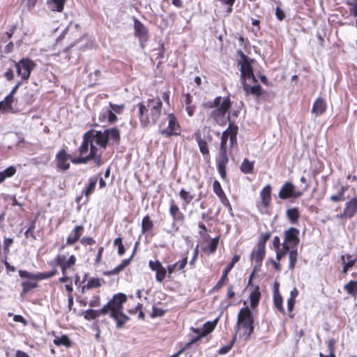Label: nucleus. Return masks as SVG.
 Segmentation results:
<instances>
[{"label":"nucleus","instance_id":"nucleus-1","mask_svg":"<svg viewBox=\"0 0 357 357\" xmlns=\"http://www.w3.org/2000/svg\"><path fill=\"white\" fill-rule=\"evenodd\" d=\"M162 102L159 97L149 98L138 104L139 117L143 127L155 124L162 112Z\"/></svg>","mask_w":357,"mask_h":357},{"label":"nucleus","instance_id":"nucleus-2","mask_svg":"<svg viewBox=\"0 0 357 357\" xmlns=\"http://www.w3.org/2000/svg\"><path fill=\"white\" fill-rule=\"evenodd\" d=\"M126 301L125 294L119 293L115 294L113 298L101 308L102 312L109 314V317L116 321V327L121 328L129 319L123 310V304Z\"/></svg>","mask_w":357,"mask_h":357},{"label":"nucleus","instance_id":"nucleus-3","mask_svg":"<svg viewBox=\"0 0 357 357\" xmlns=\"http://www.w3.org/2000/svg\"><path fill=\"white\" fill-rule=\"evenodd\" d=\"M271 233L267 231L261 233L259 237L258 242L256 248H255L250 254V261L252 263H255V267L253 268V275L257 271H259L262 265V262L266 255V242L270 239Z\"/></svg>","mask_w":357,"mask_h":357},{"label":"nucleus","instance_id":"nucleus-4","mask_svg":"<svg viewBox=\"0 0 357 357\" xmlns=\"http://www.w3.org/2000/svg\"><path fill=\"white\" fill-rule=\"evenodd\" d=\"M240 337L245 335V306L242 307L238 314L237 322L235 330V335L232 342L227 345L221 347L218 350V354L224 355L227 354L231 349L233 342L236 340L237 335Z\"/></svg>","mask_w":357,"mask_h":357},{"label":"nucleus","instance_id":"nucleus-5","mask_svg":"<svg viewBox=\"0 0 357 357\" xmlns=\"http://www.w3.org/2000/svg\"><path fill=\"white\" fill-rule=\"evenodd\" d=\"M231 107V102L229 98L222 99L220 105L212 110L210 116L220 126H225L229 120L227 112Z\"/></svg>","mask_w":357,"mask_h":357},{"label":"nucleus","instance_id":"nucleus-6","mask_svg":"<svg viewBox=\"0 0 357 357\" xmlns=\"http://www.w3.org/2000/svg\"><path fill=\"white\" fill-rule=\"evenodd\" d=\"M16 69L17 74L21 77V80L27 81L30 77L31 72L35 68V63L28 58H22L19 61H13Z\"/></svg>","mask_w":357,"mask_h":357},{"label":"nucleus","instance_id":"nucleus-7","mask_svg":"<svg viewBox=\"0 0 357 357\" xmlns=\"http://www.w3.org/2000/svg\"><path fill=\"white\" fill-rule=\"evenodd\" d=\"M252 277L253 273H252L249 277L248 282H247V289H248V299L250 301V307L255 310L259 305L261 298V293L259 287L252 284Z\"/></svg>","mask_w":357,"mask_h":357},{"label":"nucleus","instance_id":"nucleus-8","mask_svg":"<svg viewBox=\"0 0 357 357\" xmlns=\"http://www.w3.org/2000/svg\"><path fill=\"white\" fill-rule=\"evenodd\" d=\"M357 214V196L353 197L344 204L343 211L337 214L336 218L340 220L346 221L351 219Z\"/></svg>","mask_w":357,"mask_h":357},{"label":"nucleus","instance_id":"nucleus-9","mask_svg":"<svg viewBox=\"0 0 357 357\" xmlns=\"http://www.w3.org/2000/svg\"><path fill=\"white\" fill-rule=\"evenodd\" d=\"M302 195L303 192L296 190V186L291 182H286L283 184L278 193L279 197L282 199H297Z\"/></svg>","mask_w":357,"mask_h":357},{"label":"nucleus","instance_id":"nucleus-10","mask_svg":"<svg viewBox=\"0 0 357 357\" xmlns=\"http://www.w3.org/2000/svg\"><path fill=\"white\" fill-rule=\"evenodd\" d=\"M168 126L166 128L160 131V134L165 137H169L180 135V125L173 114H169L167 116Z\"/></svg>","mask_w":357,"mask_h":357},{"label":"nucleus","instance_id":"nucleus-11","mask_svg":"<svg viewBox=\"0 0 357 357\" xmlns=\"http://www.w3.org/2000/svg\"><path fill=\"white\" fill-rule=\"evenodd\" d=\"M300 231L297 228L290 227L284 232V242L290 248H296L300 242Z\"/></svg>","mask_w":357,"mask_h":357},{"label":"nucleus","instance_id":"nucleus-12","mask_svg":"<svg viewBox=\"0 0 357 357\" xmlns=\"http://www.w3.org/2000/svg\"><path fill=\"white\" fill-rule=\"evenodd\" d=\"M133 21L135 35L139 38L140 46L144 48L149 37L148 29L137 18H134Z\"/></svg>","mask_w":357,"mask_h":357},{"label":"nucleus","instance_id":"nucleus-13","mask_svg":"<svg viewBox=\"0 0 357 357\" xmlns=\"http://www.w3.org/2000/svg\"><path fill=\"white\" fill-rule=\"evenodd\" d=\"M86 137H89L92 143L95 142L103 149L106 148L109 141L105 130L103 132L91 130L86 132Z\"/></svg>","mask_w":357,"mask_h":357},{"label":"nucleus","instance_id":"nucleus-14","mask_svg":"<svg viewBox=\"0 0 357 357\" xmlns=\"http://www.w3.org/2000/svg\"><path fill=\"white\" fill-rule=\"evenodd\" d=\"M228 162L227 151H219L216 158L217 169L223 180L227 178L226 166Z\"/></svg>","mask_w":357,"mask_h":357},{"label":"nucleus","instance_id":"nucleus-15","mask_svg":"<svg viewBox=\"0 0 357 357\" xmlns=\"http://www.w3.org/2000/svg\"><path fill=\"white\" fill-rule=\"evenodd\" d=\"M149 266L153 271H155V280L158 282H162L167 274V270L162 265V264L158 261H152L150 260L149 262Z\"/></svg>","mask_w":357,"mask_h":357},{"label":"nucleus","instance_id":"nucleus-16","mask_svg":"<svg viewBox=\"0 0 357 357\" xmlns=\"http://www.w3.org/2000/svg\"><path fill=\"white\" fill-rule=\"evenodd\" d=\"M70 155L63 149L59 151L56 155V166L62 170L66 171L70 168Z\"/></svg>","mask_w":357,"mask_h":357},{"label":"nucleus","instance_id":"nucleus-17","mask_svg":"<svg viewBox=\"0 0 357 357\" xmlns=\"http://www.w3.org/2000/svg\"><path fill=\"white\" fill-rule=\"evenodd\" d=\"M271 185H266L260 192L261 204L265 208H268L271 205Z\"/></svg>","mask_w":357,"mask_h":357},{"label":"nucleus","instance_id":"nucleus-18","mask_svg":"<svg viewBox=\"0 0 357 357\" xmlns=\"http://www.w3.org/2000/svg\"><path fill=\"white\" fill-rule=\"evenodd\" d=\"M326 108L327 104L326 101L323 98L319 97L314 102L311 112L316 116H321L326 111Z\"/></svg>","mask_w":357,"mask_h":357},{"label":"nucleus","instance_id":"nucleus-19","mask_svg":"<svg viewBox=\"0 0 357 357\" xmlns=\"http://www.w3.org/2000/svg\"><path fill=\"white\" fill-rule=\"evenodd\" d=\"M195 139L198 144L200 152L204 156L206 160H209V150L206 142L202 139V135L199 132L195 133Z\"/></svg>","mask_w":357,"mask_h":357},{"label":"nucleus","instance_id":"nucleus-20","mask_svg":"<svg viewBox=\"0 0 357 357\" xmlns=\"http://www.w3.org/2000/svg\"><path fill=\"white\" fill-rule=\"evenodd\" d=\"M237 53L241 56V59L238 61V65L240 66L242 88L245 91V54L242 50H238Z\"/></svg>","mask_w":357,"mask_h":357},{"label":"nucleus","instance_id":"nucleus-21","mask_svg":"<svg viewBox=\"0 0 357 357\" xmlns=\"http://www.w3.org/2000/svg\"><path fill=\"white\" fill-rule=\"evenodd\" d=\"M84 231V227L82 225L76 226L74 229L70 232L66 239L67 245H73L75 243L80 236L82 235Z\"/></svg>","mask_w":357,"mask_h":357},{"label":"nucleus","instance_id":"nucleus-22","mask_svg":"<svg viewBox=\"0 0 357 357\" xmlns=\"http://www.w3.org/2000/svg\"><path fill=\"white\" fill-rule=\"evenodd\" d=\"M169 213L173 219L172 227H175L176 220H183V215L180 212L178 207L173 199L170 200Z\"/></svg>","mask_w":357,"mask_h":357},{"label":"nucleus","instance_id":"nucleus-23","mask_svg":"<svg viewBox=\"0 0 357 357\" xmlns=\"http://www.w3.org/2000/svg\"><path fill=\"white\" fill-rule=\"evenodd\" d=\"M283 299L280 294L278 287L275 286V289L273 291V304L275 307L282 314H285V310L283 307Z\"/></svg>","mask_w":357,"mask_h":357},{"label":"nucleus","instance_id":"nucleus-24","mask_svg":"<svg viewBox=\"0 0 357 357\" xmlns=\"http://www.w3.org/2000/svg\"><path fill=\"white\" fill-rule=\"evenodd\" d=\"M286 215L290 223L296 225L300 218V212L298 208H291L287 210Z\"/></svg>","mask_w":357,"mask_h":357},{"label":"nucleus","instance_id":"nucleus-25","mask_svg":"<svg viewBox=\"0 0 357 357\" xmlns=\"http://www.w3.org/2000/svg\"><path fill=\"white\" fill-rule=\"evenodd\" d=\"M105 130L108 141H112V143L119 144L121 139L119 130L116 128H112Z\"/></svg>","mask_w":357,"mask_h":357},{"label":"nucleus","instance_id":"nucleus-26","mask_svg":"<svg viewBox=\"0 0 357 357\" xmlns=\"http://www.w3.org/2000/svg\"><path fill=\"white\" fill-rule=\"evenodd\" d=\"M66 257L64 255H58L53 261L50 262L52 266H59L61 268L63 275H66V271L68 268L64 266V261Z\"/></svg>","mask_w":357,"mask_h":357},{"label":"nucleus","instance_id":"nucleus-27","mask_svg":"<svg viewBox=\"0 0 357 357\" xmlns=\"http://www.w3.org/2000/svg\"><path fill=\"white\" fill-rule=\"evenodd\" d=\"M91 146L95 145L92 144L89 137H86V134L85 133L83 137V142L78 149L79 155L86 156L89 149L90 148V150L91 149Z\"/></svg>","mask_w":357,"mask_h":357},{"label":"nucleus","instance_id":"nucleus-28","mask_svg":"<svg viewBox=\"0 0 357 357\" xmlns=\"http://www.w3.org/2000/svg\"><path fill=\"white\" fill-rule=\"evenodd\" d=\"M14 98H12L9 96H6L3 100L0 102V112H14L13 108V102Z\"/></svg>","mask_w":357,"mask_h":357},{"label":"nucleus","instance_id":"nucleus-29","mask_svg":"<svg viewBox=\"0 0 357 357\" xmlns=\"http://www.w3.org/2000/svg\"><path fill=\"white\" fill-rule=\"evenodd\" d=\"M97 151L98 149L96 146H91V149L87 155V158H89V161L90 160H93L94 163L97 166H100L103 162L101 154H97Z\"/></svg>","mask_w":357,"mask_h":357},{"label":"nucleus","instance_id":"nucleus-30","mask_svg":"<svg viewBox=\"0 0 357 357\" xmlns=\"http://www.w3.org/2000/svg\"><path fill=\"white\" fill-rule=\"evenodd\" d=\"M64 0H47V5L52 11L61 12L64 6Z\"/></svg>","mask_w":357,"mask_h":357},{"label":"nucleus","instance_id":"nucleus-31","mask_svg":"<svg viewBox=\"0 0 357 357\" xmlns=\"http://www.w3.org/2000/svg\"><path fill=\"white\" fill-rule=\"evenodd\" d=\"M132 257H130L129 259H123L121 263L117 266L115 268L108 271L105 273V275H117L121 271H122L130 263Z\"/></svg>","mask_w":357,"mask_h":357},{"label":"nucleus","instance_id":"nucleus-32","mask_svg":"<svg viewBox=\"0 0 357 357\" xmlns=\"http://www.w3.org/2000/svg\"><path fill=\"white\" fill-rule=\"evenodd\" d=\"M213 192L216 194V195L220 199L221 202L226 204L228 202V200L225 196L224 191L222 189L220 183L218 181H215L213 184Z\"/></svg>","mask_w":357,"mask_h":357},{"label":"nucleus","instance_id":"nucleus-33","mask_svg":"<svg viewBox=\"0 0 357 357\" xmlns=\"http://www.w3.org/2000/svg\"><path fill=\"white\" fill-rule=\"evenodd\" d=\"M216 324V321H214L213 322L207 321L205 323L203 326L202 329H193L195 333H199V332L202 333V335H206L209 333L213 331L215 328Z\"/></svg>","mask_w":357,"mask_h":357},{"label":"nucleus","instance_id":"nucleus-34","mask_svg":"<svg viewBox=\"0 0 357 357\" xmlns=\"http://www.w3.org/2000/svg\"><path fill=\"white\" fill-rule=\"evenodd\" d=\"M102 314H106L105 312H102L101 309L100 310H93L89 309L86 310L84 312V317L86 320L95 319L97 317H99Z\"/></svg>","mask_w":357,"mask_h":357},{"label":"nucleus","instance_id":"nucleus-35","mask_svg":"<svg viewBox=\"0 0 357 357\" xmlns=\"http://www.w3.org/2000/svg\"><path fill=\"white\" fill-rule=\"evenodd\" d=\"M344 289L354 298L357 296V281L350 280L344 286Z\"/></svg>","mask_w":357,"mask_h":357},{"label":"nucleus","instance_id":"nucleus-36","mask_svg":"<svg viewBox=\"0 0 357 357\" xmlns=\"http://www.w3.org/2000/svg\"><path fill=\"white\" fill-rule=\"evenodd\" d=\"M248 93L254 96L257 100H259V98L263 94L264 90L259 84H255L252 86L247 85V93Z\"/></svg>","mask_w":357,"mask_h":357},{"label":"nucleus","instance_id":"nucleus-37","mask_svg":"<svg viewBox=\"0 0 357 357\" xmlns=\"http://www.w3.org/2000/svg\"><path fill=\"white\" fill-rule=\"evenodd\" d=\"M179 197L183 201L185 206L188 205L194 199V195L183 188L180 190Z\"/></svg>","mask_w":357,"mask_h":357},{"label":"nucleus","instance_id":"nucleus-38","mask_svg":"<svg viewBox=\"0 0 357 357\" xmlns=\"http://www.w3.org/2000/svg\"><path fill=\"white\" fill-rule=\"evenodd\" d=\"M230 125L226 130H225L221 137V142L220 144L219 151H227V142L229 137Z\"/></svg>","mask_w":357,"mask_h":357},{"label":"nucleus","instance_id":"nucleus-39","mask_svg":"<svg viewBox=\"0 0 357 357\" xmlns=\"http://www.w3.org/2000/svg\"><path fill=\"white\" fill-rule=\"evenodd\" d=\"M89 184L86 186L85 190L84 191V195L88 199L89 197L93 193L94 189L96 186L97 178H90L89 180Z\"/></svg>","mask_w":357,"mask_h":357},{"label":"nucleus","instance_id":"nucleus-40","mask_svg":"<svg viewBox=\"0 0 357 357\" xmlns=\"http://www.w3.org/2000/svg\"><path fill=\"white\" fill-rule=\"evenodd\" d=\"M297 257H298V252L295 250H291L289 252V268L291 271H293L295 268L296 264L297 261Z\"/></svg>","mask_w":357,"mask_h":357},{"label":"nucleus","instance_id":"nucleus-41","mask_svg":"<svg viewBox=\"0 0 357 357\" xmlns=\"http://www.w3.org/2000/svg\"><path fill=\"white\" fill-rule=\"evenodd\" d=\"M153 222L151 220L149 215H146L142 219V232L145 233L152 229L153 228Z\"/></svg>","mask_w":357,"mask_h":357},{"label":"nucleus","instance_id":"nucleus-42","mask_svg":"<svg viewBox=\"0 0 357 357\" xmlns=\"http://www.w3.org/2000/svg\"><path fill=\"white\" fill-rule=\"evenodd\" d=\"M247 328L249 329L250 335L254 330V317L251 310L247 306Z\"/></svg>","mask_w":357,"mask_h":357},{"label":"nucleus","instance_id":"nucleus-43","mask_svg":"<svg viewBox=\"0 0 357 357\" xmlns=\"http://www.w3.org/2000/svg\"><path fill=\"white\" fill-rule=\"evenodd\" d=\"M276 252V259L278 261L281 260L288 252L290 251V248L287 246V245H284L282 243V248L278 250H275Z\"/></svg>","mask_w":357,"mask_h":357},{"label":"nucleus","instance_id":"nucleus-44","mask_svg":"<svg viewBox=\"0 0 357 357\" xmlns=\"http://www.w3.org/2000/svg\"><path fill=\"white\" fill-rule=\"evenodd\" d=\"M100 281L98 278H91L89 280L87 284L82 287V292H84L86 289H89L95 287H100Z\"/></svg>","mask_w":357,"mask_h":357},{"label":"nucleus","instance_id":"nucleus-45","mask_svg":"<svg viewBox=\"0 0 357 357\" xmlns=\"http://www.w3.org/2000/svg\"><path fill=\"white\" fill-rule=\"evenodd\" d=\"M252 60H249L247 57V79H252L253 82L257 83V80L253 73L252 66L251 63Z\"/></svg>","mask_w":357,"mask_h":357},{"label":"nucleus","instance_id":"nucleus-46","mask_svg":"<svg viewBox=\"0 0 357 357\" xmlns=\"http://www.w3.org/2000/svg\"><path fill=\"white\" fill-rule=\"evenodd\" d=\"M56 273V270H53L50 272L39 273L35 274V280H42L52 278Z\"/></svg>","mask_w":357,"mask_h":357},{"label":"nucleus","instance_id":"nucleus-47","mask_svg":"<svg viewBox=\"0 0 357 357\" xmlns=\"http://www.w3.org/2000/svg\"><path fill=\"white\" fill-rule=\"evenodd\" d=\"M343 265L342 273L344 275L347 274L348 271L355 265V263L357 261V259H354L352 261H341Z\"/></svg>","mask_w":357,"mask_h":357},{"label":"nucleus","instance_id":"nucleus-48","mask_svg":"<svg viewBox=\"0 0 357 357\" xmlns=\"http://www.w3.org/2000/svg\"><path fill=\"white\" fill-rule=\"evenodd\" d=\"M222 101V99L220 96L216 97L213 101H208L207 102L204 103V107L206 108H216L218 107L220 104V102Z\"/></svg>","mask_w":357,"mask_h":357},{"label":"nucleus","instance_id":"nucleus-49","mask_svg":"<svg viewBox=\"0 0 357 357\" xmlns=\"http://www.w3.org/2000/svg\"><path fill=\"white\" fill-rule=\"evenodd\" d=\"M347 4L349 6V15L357 17V1L354 0V2L348 1Z\"/></svg>","mask_w":357,"mask_h":357},{"label":"nucleus","instance_id":"nucleus-50","mask_svg":"<svg viewBox=\"0 0 357 357\" xmlns=\"http://www.w3.org/2000/svg\"><path fill=\"white\" fill-rule=\"evenodd\" d=\"M114 245L118 246V254L120 256L123 255L125 253V248L122 243L121 238H116L114 241Z\"/></svg>","mask_w":357,"mask_h":357},{"label":"nucleus","instance_id":"nucleus-51","mask_svg":"<svg viewBox=\"0 0 357 357\" xmlns=\"http://www.w3.org/2000/svg\"><path fill=\"white\" fill-rule=\"evenodd\" d=\"M237 127H231L230 124V130H229V142L231 145L233 146L235 143H236V131Z\"/></svg>","mask_w":357,"mask_h":357},{"label":"nucleus","instance_id":"nucleus-52","mask_svg":"<svg viewBox=\"0 0 357 357\" xmlns=\"http://www.w3.org/2000/svg\"><path fill=\"white\" fill-rule=\"evenodd\" d=\"M218 242H219V237H215L211 241V242L208 244V248L209 253H211V254L214 253L216 251L218 245Z\"/></svg>","mask_w":357,"mask_h":357},{"label":"nucleus","instance_id":"nucleus-53","mask_svg":"<svg viewBox=\"0 0 357 357\" xmlns=\"http://www.w3.org/2000/svg\"><path fill=\"white\" fill-rule=\"evenodd\" d=\"M109 109L112 110L115 114H121L125 106L123 104L116 105L112 102L109 103Z\"/></svg>","mask_w":357,"mask_h":357},{"label":"nucleus","instance_id":"nucleus-54","mask_svg":"<svg viewBox=\"0 0 357 357\" xmlns=\"http://www.w3.org/2000/svg\"><path fill=\"white\" fill-rule=\"evenodd\" d=\"M324 169V163L320 160L316 161V168L312 170V174L314 176H316L319 174H320Z\"/></svg>","mask_w":357,"mask_h":357},{"label":"nucleus","instance_id":"nucleus-55","mask_svg":"<svg viewBox=\"0 0 357 357\" xmlns=\"http://www.w3.org/2000/svg\"><path fill=\"white\" fill-rule=\"evenodd\" d=\"M70 161L73 164H86L89 162V158H87V155L86 156L79 155L78 158H70Z\"/></svg>","mask_w":357,"mask_h":357},{"label":"nucleus","instance_id":"nucleus-56","mask_svg":"<svg viewBox=\"0 0 357 357\" xmlns=\"http://www.w3.org/2000/svg\"><path fill=\"white\" fill-rule=\"evenodd\" d=\"M69 342V339L66 335H63L61 337H56L54 340V343L57 345H66Z\"/></svg>","mask_w":357,"mask_h":357},{"label":"nucleus","instance_id":"nucleus-57","mask_svg":"<svg viewBox=\"0 0 357 357\" xmlns=\"http://www.w3.org/2000/svg\"><path fill=\"white\" fill-rule=\"evenodd\" d=\"M336 342H337V341L335 339H333V338L330 339L327 342V348H328V350L329 351V354H335V344H336Z\"/></svg>","mask_w":357,"mask_h":357},{"label":"nucleus","instance_id":"nucleus-58","mask_svg":"<svg viewBox=\"0 0 357 357\" xmlns=\"http://www.w3.org/2000/svg\"><path fill=\"white\" fill-rule=\"evenodd\" d=\"M19 275L22 278H26L29 280H35V273H29L26 271L20 270Z\"/></svg>","mask_w":357,"mask_h":357},{"label":"nucleus","instance_id":"nucleus-59","mask_svg":"<svg viewBox=\"0 0 357 357\" xmlns=\"http://www.w3.org/2000/svg\"><path fill=\"white\" fill-rule=\"evenodd\" d=\"M22 288H24V291H29L32 289L36 288L37 287V284L35 282L25 281L22 283Z\"/></svg>","mask_w":357,"mask_h":357},{"label":"nucleus","instance_id":"nucleus-60","mask_svg":"<svg viewBox=\"0 0 357 357\" xmlns=\"http://www.w3.org/2000/svg\"><path fill=\"white\" fill-rule=\"evenodd\" d=\"M187 262H188V257H187V255H185V257H183V259L181 260L177 261L174 264V265L176 268V270H183L185 268V266H186Z\"/></svg>","mask_w":357,"mask_h":357},{"label":"nucleus","instance_id":"nucleus-61","mask_svg":"<svg viewBox=\"0 0 357 357\" xmlns=\"http://www.w3.org/2000/svg\"><path fill=\"white\" fill-rule=\"evenodd\" d=\"M1 172L3 173L5 178H6L13 176L15 174L16 169L14 167L10 166V167L6 168L5 170H3Z\"/></svg>","mask_w":357,"mask_h":357},{"label":"nucleus","instance_id":"nucleus-62","mask_svg":"<svg viewBox=\"0 0 357 357\" xmlns=\"http://www.w3.org/2000/svg\"><path fill=\"white\" fill-rule=\"evenodd\" d=\"M105 113L107 114V121L110 123H114L117 120L116 115L112 110L108 108V111H106Z\"/></svg>","mask_w":357,"mask_h":357},{"label":"nucleus","instance_id":"nucleus-63","mask_svg":"<svg viewBox=\"0 0 357 357\" xmlns=\"http://www.w3.org/2000/svg\"><path fill=\"white\" fill-rule=\"evenodd\" d=\"M165 312V311L164 310L153 306L151 317H162Z\"/></svg>","mask_w":357,"mask_h":357},{"label":"nucleus","instance_id":"nucleus-64","mask_svg":"<svg viewBox=\"0 0 357 357\" xmlns=\"http://www.w3.org/2000/svg\"><path fill=\"white\" fill-rule=\"evenodd\" d=\"M275 16L280 21H282L285 17L284 12L279 6L275 8Z\"/></svg>","mask_w":357,"mask_h":357}]
</instances>
